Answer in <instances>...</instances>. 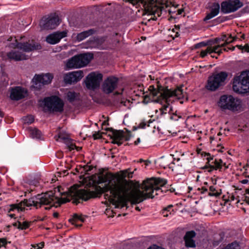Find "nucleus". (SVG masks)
I'll return each mask as SVG.
<instances>
[{
	"instance_id": "423d86ee",
	"label": "nucleus",
	"mask_w": 249,
	"mask_h": 249,
	"mask_svg": "<svg viewBox=\"0 0 249 249\" xmlns=\"http://www.w3.org/2000/svg\"><path fill=\"white\" fill-rule=\"evenodd\" d=\"M240 78L235 80L233 82V90L239 93L249 92V71H243Z\"/></svg>"
},
{
	"instance_id": "4c0bfd02",
	"label": "nucleus",
	"mask_w": 249,
	"mask_h": 249,
	"mask_svg": "<svg viewBox=\"0 0 249 249\" xmlns=\"http://www.w3.org/2000/svg\"><path fill=\"white\" fill-rule=\"evenodd\" d=\"M24 120L27 124H32L34 121V117L33 116H28L26 117Z\"/></svg>"
},
{
	"instance_id": "f3484780",
	"label": "nucleus",
	"mask_w": 249,
	"mask_h": 249,
	"mask_svg": "<svg viewBox=\"0 0 249 249\" xmlns=\"http://www.w3.org/2000/svg\"><path fill=\"white\" fill-rule=\"evenodd\" d=\"M84 77L82 71H72L67 73L64 75V82L67 84H71L79 81Z\"/></svg>"
},
{
	"instance_id": "bf43d9fd",
	"label": "nucleus",
	"mask_w": 249,
	"mask_h": 249,
	"mask_svg": "<svg viewBox=\"0 0 249 249\" xmlns=\"http://www.w3.org/2000/svg\"><path fill=\"white\" fill-rule=\"evenodd\" d=\"M220 38H221V41H224V42H225V40L227 38V36H226V35H223L221 37H220Z\"/></svg>"
},
{
	"instance_id": "1a4fd4ad",
	"label": "nucleus",
	"mask_w": 249,
	"mask_h": 249,
	"mask_svg": "<svg viewBox=\"0 0 249 249\" xmlns=\"http://www.w3.org/2000/svg\"><path fill=\"white\" fill-rule=\"evenodd\" d=\"M243 6L239 0H227L221 3V12L224 14L234 12Z\"/></svg>"
},
{
	"instance_id": "09e8293b",
	"label": "nucleus",
	"mask_w": 249,
	"mask_h": 249,
	"mask_svg": "<svg viewBox=\"0 0 249 249\" xmlns=\"http://www.w3.org/2000/svg\"><path fill=\"white\" fill-rule=\"evenodd\" d=\"M221 47H223L221 46V44L214 46L213 47V51H214V53H216V52H217Z\"/></svg>"
},
{
	"instance_id": "c03bdc74",
	"label": "nucleus",
	"mask_w": 249,
	"mask_h": 249,
	"mask_svg": "<svg viewBox=\"0 0 249 249\" xmlns=\"http://www.w3.org/2000/svg\"><path fill=\"white\" fill-rule=\"evenodd\" d=\"M44 246V242H40V243L36 244V245L33 246V247L35 248V249H42Z\"/></svg>"
},
{
	"instance_id": "69168bd1",
	"label": "nucleus",
	"mask_w": 249,
	"mask_h": 249,
	"mask_svg": "<svg viewBox=\"0 0 249 249\" xmlns=\"http://www.w3.org/2000/svg\"><path fill=\"white\" fill-rule=\"evenodd\" d=\"M222 49H219V50L216 52V53H217L218 55H220L222 53Z\"/></svg>"
},
{
	"instance_id": "8fccbe9b",
	"label": "nucleus",
	"mask_w": 249,
	"mask_h": 249,
	"mask_svg": "<svg viewBox=\"0 0 249 249\" xmlns=\"http://www.w3.org/2000/svg\"><path fill=\"white\" fill-rule=\"evenodd\" d=\"M246 193L249 195V188L248 189H246ZM245 200L246 201V202L247 203L249 204V197L246 196L245 198Z\"/></svg>"
},
{
	"instance_id": "f704fd0d",
	"label": "nucleus",
	"mask_w": 249,
	"mask_h": 249,
	"mask_svg": "<svg viewBox=\"0 0 249 249\" xmlns=\"http://www.w3.org/2000/svg\"><path fill=\"white\" fill-rule=\"evenodd\" d=\"M211 42H212V41L210 40V41H208L207 42H200L199 43L196 44L195 45V48L196 49H197V48H199L202 47L206 46L209 45H212V43H210Z\"/></svg>"
},
{
	"instance_id": "0eeeda50",
	"label": "nucleus",
	"mask_w": 249,
	"mask_h": 249,
	"mask_svg": "<svg viewBox=\"0 0 249 249\" xmlns=\"http://www.w3.org/2000/svg\"><path fill=\"white\" fill-rule=\"evenodd\" d=\"M44 105L50 111L62 112L63 110L64 103L57 96H52L44 99Z\"/></svg>"
},
{
	"instance_id": "f8f14e48",
	"label": "nucleus",
	"mask_w": 249,
	"mask_h": 249,
	"mask_svg": "<svg viewBox=\"0 0 249 249\" xmlns=\"http://www.w3.org/2000/svg\"><path fill=\"white\" fill-rule=\"evenodd\" d=\"M102 78V74L91 72L86 77L85 81L86 87L90 89H94L98 88Z\"/></svg>"
},
{
	"instance_id": "ea45409f",
	"label": "nucleus",
	"mask_w": 249,
	"mask_h": 249,
	"mask_svg": "<svg viewBox=\"0 0 249 249\" xmlns=\"http://www.w3.org/2000/svg\"><path fill=\"white\" fill-rule=\"evenodd\" d=\"M104 134V132H101L100 131L95 132L92 135L93 138L94 140L99 139L102 138V135Z\"/></svg>"
},
{
	"instance_id": "f03ea898",
	"label": "nucleus",
	"mask_w": 249,
	"mask_h": 249,
	"mask_svg": "<svg viewBox=\"0 0 249 249\" xmlns=\"http://www.w3.org/2000/svg\"><path fill=\"white\" fill-rule=\"evenodd\" d=\"M152 88L153 90L150 92L153 96V97H156L158 94L160 95L157 97L156 99H152L156 103H161V100H164L166 104L163 105L161 108L160 109L161 114L163 115L166 113L167 108L169 107L170 103L172 102L170 98L176 97L177 99H183L186 93H184L181 87H178L177 89L172 90V89H168L167 88H163L161 92L157 91L154 89V86H150V88Z\"/></svg>"
},
{
	"instance_id": "c9c22d12",
	"label": "nucleus",
	"mask_w": 249,
	"mask_h": 249,
	"mask_svg": "<svg viewBox=\"0 0 249 249\" xmlns=\"http://www.w3.org/2000/svg\"><path fill=\"white\" fill-rule=\"evenodd\" d=\"M209 190L212 193H209L210 196H218L219 195V194L216 192L215 188L213 186H211L209 188Z\"/></svg>"
},
{
	"instance_id": "2eb2a0df",
	"label": "nucleus",
	"mask_w": 249,
	"mask_h": 249,
	"mask_svg": "<svg viewBox=\"0 0 249 249\" xmlns=\"http://www.w3.org/2000/svg\"><path fill=\"white\" fill-rule=\"evenodd\" d=\"M119 79L114 76H110L107 78L102 86L103 91L106 94H110L117 88Z\"/></svg>"
},
{
	"instance_id": "aec40b11",
	"label": "nucleus",
	"mask_w": 249,
	"mask_h": 249,
	"mask_svg": "<svg viewBox=\"0 0 249 249\" xmlns=\"http://www.w3.org/2000/svg\"><path fill=\"white\" fill-rule=\"evenodd\" d=\"M7 56L9 59L15 61H19L28 59V55L25 53L17 51H12L7 53Z\"/></svg>"
},
{
	"instance_id": "5701e85b",
	"label": "nucleus",
	"mask_w": 249,
	"mask_h": 249,
	"mask_svg": "<svg viewBox=\"0 0 249 249\" xmlns=\"http://www.w3.org/2000/svg\"><path fill=\"white\" fill-rule=\"evenodd\" d=\"M85 221V217L82 214L79 215L77 213L73 214L72 218L69 219V221L71 223L72 225H74L77 227H81L82 226V224H79L78 221H80L81 223L84 222Z\"/></svg>"
},
{
	"instance_id": "20e7f679",
	"label": "nucleus",
	"mask_w": 249,
	"mask_h": 249,
	"mask_svg": "<svg viewBox=\"0 0 249 249\" xmlns=\"http://www.w3.org/2000/svg\"><path fill=\"white\" fill-rule=\"evenodd\" d=\"M218 106L222 110H229L232 112H238L242 109V101L231 95H222L217 103Z\"/></svg>"
},
{
	"instance_id": "5fc2aeb1",
	"label": "nucleus",
	"mask_w": 249,
	"mask_h": 249,
	"mask_svg": "<svg viewBox=\"0 0 249 249\" xmlns=\"http://www.w3.org/2000/svg\"><path fill=\"white\" fill-rule=\"evenodd\" d=\"M222 241V239H221L219 241H214L213 242V245L214 246H217L219 244V243Z\"/></svg>"
},
{
	"instance_id": "13d9d810",
	"label": "nucleus",
	"mask_w": 249,
	"mask_h": 249,
	"mask_svg": "<svg viewBox=\"0 0 249 249\" xmlns=\"http://www.w3.org/2000/svg\"><path fill=\"white\" fill-rule=\"evenodd\" d=\"M249 180L248 179H243L240 182L242 183V184H247L249 182Z\"/></svg>"
},
{
	"instance_id": "c756f323",
	"label": "nucleus",
	"mask_w": 249,
	"mask_h": 249,
	"mask_svg": "<svg viewBox=\"0 0 249 249\" xmlns=\"http://www.w3.org/2000/svg\"><path fill=\"white\" fill-rule=\"evenodd\" d=\"M18 228L19 230H26L29 228V227L31 225V222H27V221H24L23 223H21L19 221H18Z\"/></svg>"
},
{
	"instance_id": "393cba45",
	"label": "nucleus",
	"mask_w": 249,
	"mask_h": 249,
	"mask_svg": "<svg viewBox=\"0 0 249 249\" xmlns=\"http://www.w3.org/2000/svg\"><path fill=\"white\" fill-rule=\"evenodd\" d=\"M96 31L93 29H91L87 31H83L79 34H78L76 36L77 39L80 41L88 36L94 34Z\"/></svg>"
},
{
	"instance_id": "680f3d73",
	"label": "nucleus",
	"mask_w": 249,
	"mask_h": 249,
	"mask_svg": "<svg viewBox=\"0 0 249 249\" xmlns=\"http://www.w3.org/2000/svg\"><path fill=\"white\" fill-rule=\"evenodd\" d=\"M53 216L55 218H58L59 216V213L57 212H55L53 213Z\"/></svg>"
},
{
	"instance_id": "a19ab883",
	"label": "nucleus",
	"mask_w": 249,
	"mask_h": 249,
	"mask_svg": "<svg viewBox=\"0 0 249 249\" xmlns=\"http://www.w3.org/2000/svg\"><path fill=\"white\" fill-rule=\"evenodd\" d=\"M232 249H240V246L239 244L236 241L233 242L230 244Z\"/></svg>"
},
{
	"instance_id": "2f4dec72",
	"label": "nucleus",
	"mask_w": 249,
	"mask_h": 249,
	"mask_svg": "<svg viewBox=\"0 0 249 249\" xmlns=\"http://www.w3.org/2000/svg\"><path fill=\"white\" fill-rule=\"evenodd\" d=\"M128 2L132 4L133 5H135L138 3H141L142 4L143 7H144V4H148L149 2V0H127Z\"/></svg>"
},
{
	"instance_id": "79ce46f5",
	"label": "nucleus",
	"mask_w": 249,
	"mask_h": 249,
	"mask_svg": "<svg viewBox=\"0 0 249 249\" xmlns=\"http://www.w3.org/2000/svg\"><path fill=\"white\" fill-rule=\"evenodd\" d=\"M8 243V242L5 238H0V248L1 247H5L6 245Z\"/></svg>"
},
{
	"instance_id": "412c9836",
	"label": "nucleus",
	"mask_w": 249,
	"mask_h": 249,
	"mask_svg": "<svg viewBox=\"0 0 249 249\" xmlns=\"http://www.w3.org/2000/svg\"><path fill=\"white\" fill-rule=\"evenodd\" d=\"M77 59H79V63L80 65H82V67L86 66L93 58L92 53H81L76 55Z\"/></svg>"
},
{
	"instance_id": "de8ad7c7",
	"label": "nucleus",
	"mask_w": 249,
	"mask_h": 249,
	"mask_svg": "<svg viewBox=\"0 0 249 249\" xmlns=\"http://www.w3.org/2000/svg\"><path fill=\"white\" fill-rule=\"evenodd\" d=\"M208 54V51L206 50L201 51L200 56L202 58L205 57Z\"/></svg>"
},
{
	"instance_id": "864d4df0",
	"label": "nucleus",
	"mask_w": 249,
	"mask_h": 249,
	"mask_svg": "<svg viewBox=\"0 0 249 249\" xmlns=\"http://www.w3.org/2000/svg\"><path fill=\"white\" fill-rule=\"evenodd\" d=\"M221 41V38H215L214 39V42H213V43H220V42Z\"/></svg>"
},
{
	"instance_id": "58836bf2",
	"label": "nucleus",
	"mask_w": 249,
	"mask_h": 249,
	"mask_svg": "<svg viewBox=\"0 0 249 249\" xmlns=\"http://www.w3.org/2000/svg\"><path fill=\"white\" fill-rule=\"evenodd\" d=\"M69 137L68 135H65L63 134L62 133H59L58 134V138L62 140L63 142H64Z\"/></svg>"
},
{
	"instance_id": "49530a36",
	"label": "nucleus",
	"mask_w": 249,
	"mask_h": 249,
	"mask_svg": "<svg viewBox=\"0 0 249 249\" xmlns=\"http://www.w3.org/2000/svg\"><path fill=\"white\" fill-rule=\"evenodd\" d=\"M180 117V116H178L176 113H173L170 118L171 120L178 121Z\"/></svg>"
},
{
	"instance_id": "603ef678",
	"label": "nucleus",
	"mask_w": 249,
	"mask_h": 249,
	"mask_svg": "<svg viewBox=\"0 0 249 249\" xmlns=\"http://www.w3.org/2000/svg\"><path fill=\"white\" fill-rule=\"evenodd\" d=\"M206 50L208 51V53L211 54L214 53V51H213V47H209L207 48Z\"/></svg>"
},
{
	"instance_id": "bb28decb",
	"label": "nucleus",
	"mask_w": 249,
	"mask_h": 249,
	"mask_svg": "<svg viewBox=\"0 0 249 249\" xmlns=\"http://www.w3.org/2000/svg\"><path fill=\"white\" fill-rule=\"evenodd\" d=\"M30 135L33 138L39 139L41 138V132L38 129L35 128L30 129Z\"/></svg>"
},
{
	"instance_id": "3c124183",
	"label": "nucleus",
	"mask_w": 249,
	"mask_h": 249,
	"mask_svg": "<svg viewBox=\"0 0 249 249\" xmlns=\"http://www.w3.org/2000/svg\"><path fill=\"white\" fill-rule=\"evenodd\" d=\"M243 51L246 52H249V45L248 44L243 46Z\"/></svg>"
},
{
	"instance_id": "0e129e2a",
	"label": "nucleus",
	"mask_w": 249,
	"mask_h": 249,
	"mask_svg": "<svg viewBox=\"0 0 249 249\" xmlns=\"http://www.w3.org/2000/svg\"><path fill=\"white\" fill-rule=\"evenodd\" d=\"M223 249H232L230 244H228L226 247H225Z\"/></svg>"
},
{
	"instance_id": "a878e982",
	"label": "nucleus",
	"mask_w": 249,
	"mask_h": 249,
	"mask_svg": "<svg viewBox=\"0 0 249 249\" xmlns=\"http://www.w3.org/2000/svg\"><path fill=\"white\" fill-rule=\"evenodd\" d=\"M60 40L57 33L51 34L46 37V41L51 44H55L59 42Z\"/></svg>"
},
{
	"instance_id": "e433bc0d",
	"label": "nucleus",
	"mask_w": 249,
	"mask_h": 249,
	"mask_svg": "<svg viewBox=\"0 0 249 249\" xmlns=\"http://www.w3.org/2000/svg\"><path fill=\"white\" fill-rule=\"evenodd\" d=\"M232 42H233V39H232V36L231 35H230L228 37H227L226 39L225 40V42H224V43L221 44V46L225 47L227 45H228Z\"/></svg>"
},
{
	"instance_id": "39448f33",
	"label": "nucleus",
	"mask_w": 249,
	"mask_h": 249,
	"mask_svg": "<svg viewBox=\"0 0 249 249\" xmlns=\"http://www.w3.org/2000/svg\"><path fill=\"white\" fill-rule=\"evenodd\" d=\"M228 76V73L224 71L213 73L208 77L206 88L210 91H215L225 84V81Z\"/></svg>"
},
{
	"instance_id": "9d476101",
	"label": "nucleus",
	"mask_w": 249,
	"mask_h": 249,
	"mask_svg": "<svg viewBox=\"0 0 249 249\" xmlns=\"http://www.w3.org/2000/svg\"><path fill=\"white\" fill-rule=\"evenodd\" d=\"M53 77V74L50 73L36 74L33 79V85L32 86L36 90H40L44 85L50 84Z\"/></svg>"
},
{
	"instance_id": "9b49d317",
	"label": "nucleus",
	"mask_w": 249,
	"mask_h": 249,
	"mask_svg": "<svg viewBox=\"0 0 249 249\" xmlns=\"http://www.w3.org/2000/svg\"><path fill=\"white\" fill-rule=\"evenodd\" d=\"M59 23V17L55 14H53L50 15L48 18L43 17L40 22V26L44 29H53Z\"/></svg>"
},
{
	"instance_id": "a211bd4d",
	"label": "nucleus",
	"mask_w": 249,
	"mask_h": 249,
	"mask_svg": "<svg viewBox=\"0 0 249 249\" xmlns=\"http://www.w3.org/2000/svg\"><path fill=\"white\" fill-rule=\"evenodd\" d=\"M60 189H61V187H57L54 188V190L53 191H51L48 192H52L53 193V195L54 196V198L51 202V204H49L50 205H51V206L49 207H46L45 208V209L46 210H49L52 206H54V207L57 208V207L60 206L62 204H64L70 201V200L69 198H65V197L59 198L58 196H57L55 195V194L56 193V192L59 193L60 195H63L64 193L61 192Z\"/></svg>"
},
{
	"instance_id": "338daca9",
	"label": "nucleus",
	"mask_w": 249,
	"mask_h": 249,
	"mask_svg": "<svg viewBox=\"0 0 249 249\" xmlns=\"http://www.w3.org/2000/svg\"><path fill=\"white\" fill-rule=\"evenodd\" d=\"M145 163V164L146 166H147L149 165V164H150L151 163L150 161H149V160H144V162Z\"/></svg>"
},
{
	"instance_id": "7ed1b4c3",
	"label": "nucleus",
	"mask_w": 249,
	"mask_h": 249,
	"mask_svg": "<svg viewBox=\"0 0 249 249\" xmlns=\"http://www.w3.org/2000/svg\"><path fill=\"white\" fill-rule=\"evenodd\" d=\"M54 198L52 192H46L38 194L29 199H24L20 202L21 206L30 207L34 206L36 209L40 208L42 205H48L51 204Z\"/></svg>"
},
{
	"instance_id": "6e6552de",
	"label": "nucleus",
	"mask_w": 249,
	"mask_h": 249,
	"mask_svg": "<svg viewBox=\"0 0 249 249\" xmlns=\"http://www.w3.org/2000/svg\"><path fill=\"white\" fill-rule=\"evenodd\" d=\"M157 0H149V2L148 4H144V8L146 12L149 14L153 16L148 20H156L157 17H160L162 14V10L164 9L163 6H158L157 3Z\"/></svg>"
},
{
	"instance_id": "72a5a7b5",
	"label": "nucleus",
	"mask_w": 249,
	"mask_h": 249,
	"mask_svg": "<svg viewBox=\"0 0 249 249\" xmlns=\"http://www.w3.org/2000/svg\"><path fill=\"white\" fill-rule=\"evenodd\" d=\"M184 241L187 247L193 248L196 246L195 242L193 239H184Z\"/></svg>"
},
{
	"instance_id": "6e6d98bb",
	"label": "nucleus",
	"mask_w": 249,
	"mask_h": 249,
	"mask_svg": "<svg viewBox=\"0 0 249 249\" xmlns=\"http://www.w3.org/2000/svg\"><path fill=\"white\" fill-rule=\"evenodd\" d=\"M7 216L10 217L11 218H16V215L15 214H14V213H7Z\"/></svg>"
},
{
	"instance_id": "ddd939ff",
	"label": "nucleus",
	"mask_w": 249,
	"mask_h": 249,
	"mask_svg": "<svg viewBox=\"0 0 249 249\" xmlns=\"http://www.w3.org/2000/svg\"><path fill=\"white\" fill-rule=\"evenodd\" d=\"M204 157H206V159L208 160L207 163L209 164V166H208L206 165L204 166L202 169H207L209 168L208 171L209 172H211L213 170H219L220 171L222 169V165H223V161L220 159H214L213 158V156H211V155L209 153H204Z\"/></svg>"
},
{
	"instance_id": "7c9ffc66",
	"label": "nucleus",
	"mask_w": 249,
	"mask_h": 249,
	"mask_svg": "<svg viewBox=\"0 0 249 249\" xmlns=\"http://www.w3.org/2000/svg\"><path fill=\"white\" fill-rule=\"evenodd\" d=\"M64 143L67 145L68 148L70 151L74 150L76 147V146L75 145V143L73 142V140L70 138H69L64 142Z\"/></svg>"
},
{
	"instance_id": "4be33fe9",
	"label": "nucleus",
	"mask_w": 249,
	"mask_h": 249,
	"mask_svg": "<svg viewBox=\"0 0 249 249\" xmlns=\"http://www.w3.org/2000/svg\"><path fill=\"white\" fill-rule=\"evenodd\" d=\"M220 5L218 3L214 2L210 8V12L207 14L203 20L206 21L216 16L219 13Z\"/></svg>"
},
{
	"instance_id": "37998d69",
	"label": "nucleus",
	"mask_w": 249,
	"mask_h": 249,
	"mask_svg": "<svg viewBox=\"0 0 249 249\" xmlns=\"http://www.w3.org/2000/svg\"><path fill=\"white\" fill-rule=\"evenodd\" d=\"M57 35L58 36V37L59 38V39L60 40L62 38H64L67 36V33L65 31H62L61 32L56 33Z\"/></svg>"
},
{
	"instance_id": "dca6fc26",
	"label": "nucleus",
	"mask_w": 249,
	"mask_h": 249,
	"mask_svg": "<svg viewBox=\"0 0 249 249\" xmlns=\"http://www.w3.org/2000/svg\"><path fill=\"white\" fill-rule=\"evenodd\" d=\"M105 130L108 133V136L113 140L112 143L117 144L118 146L122 144L124 138L123 130H116L111 127L107 128Z\"/></svg>"
},
{
	"instance_id": "e2e57ef3",
	"label": "nucleus",
	"mask_w": 249,
	"mask_h": 249,
	"mask_svg": "<svg viewBox=\"0 0 249 249\" xmlns=\"http://www.w3.org/2000/svg\"><path fill=\"white\" fill-rule=\"evenodd\" d=\"M126 103H129V102L127 101H123L121 102V104L123 105L124 106H126Z\"/></svg>"
},
{
	"instance_id": "f257e3e1",
	"label": "nucleus",
	"mask_w": 249,
	"mask_h": 249,
	"mask_svg": "<svg viewBox=\"0 0 249 249\" xmlns=\"http://www.w3.org/2000/svg\"><path fill=\"white\" fill-rule=\"evenodd\" d=\"M95 181L99 184L108 181L104 187L96 186L95 191H88L85 189H73L71 187L68 196L71 197L72 203L77 205L80 200L87 201L91 198H95L105 194L108 200L116 208H127V203L130 202L132 205H136L144 200L153 198L155 196L163 194L161 187L167 182L166 179L160 178H152L143 180L142 184L134 185L132 182L124 181L117 184H111L107 173L104 174L100 172ZM166 190H164L165 192Z\"/></svg>"
},
{
	"instance_id": "4d7b16f0",
	"label": "nucleus",
	"mask_w": 249,
	"mask_h": 249,
	"mask_svg": "<svg viewBox=\"0 0 249 249\" xmlns=\"http://www.w3.org/2000/svg\"><path fill=\"white\" fill-rule=\"evenodd\" d=\"M172 207H173V206L172 205H169L168 207L164 208L163 210L166 211H169L172 208Z\"/></svg>"
},
{
	"instance_id": "c85d7f7f",
	"label": "nucleus",
	"mask_w": 249,
	"mask_h": 249,
	"mask_svg": "<svg viewBox=\"0 0 249 249\" xmlns=\"http://www.w3.org/2000/svg\"><path fill=\"white\" fill-rule=\"evenodd\" d=\"M10 208L8 211V213H10L12 211H14L15 210H17L18 212L23 211L24 210V208L21 206L20 203L18 204H12L10 206Z\"/></svg>"
},
{
	"instance_id": "774afa93",
	"label": "nucleus",
	"mask_w": 249,
	"mask_h": 249,
	"mask_svg": "<svg viewBox=\"0 0 249 249\" xmlns=\"http://www.w3.org/2000/svg\"><path fill=\"white\" fill-rule=\"evenodd\" d=\"M236 47L242 51H243V46L242 45H236Z\"/></svg>"
},
{
	"instance_id": "a18cd8bd",
	"label": "nucleus",
	"mask_w": 249,
	"mask_h": 249,
	"mask_svg": "<svg viewBox=\"0 0 249 249\" xmlns=\"http://www.w3.org/2000/svg\"><path fill=\"white\" fill-rule=\"evenodd\" d=\"M123 135L124 136V139H125V141H128L130 140V137H131L130 132H128L127 133L125 134L123 131Z\"/></svg>"
},
{
	"instance_id": "473e14b6",
	"label": "nucleus",
	"mask_w": 249,
	"mask_h": 249,
	"mask_svg": "<svg viewBox=\"0 0 249 249\" xmlns=\"http://www.w3.org/2000/svg\"><path fill=\"white\" fill-rule=\"evenodd\" d=\"M196 235V232L194 231H188L186 232L184 239H193Z\"/></svg>"
},
{
	"instance_id": "b1692460",
	"label": "nucleus",
	"mask_w": 249,
	"mask_h": 249,
	"mask_svg": "<svg viewBox=\"0 0 249 249\" xmlns=\"http://www.w3.org/2000/svg\"><path fill=\"white\" fill-rule=\"evenodd\" d=\"M78 60L76 55H74L68 60L66 66L69 69L81 68L82 65H79Z\"/></svg>"
},
{
	"instance_id": "cd10ccee",
	"label": "nucleus",
	"mask_w": 249,
	"mask_h": 249,
	"mask_svg": "<svg viewBox=\"0 0 249 249\" xmlns=\"http://www.w3.org/2000/svg\"><path fill=\"white\" fill-rule=\"evenodd\" d=\"M77 95V93L74 91H69L67 93V100L70 103H72L76 100Z\"/></svg>"
},
{
	"instance_id": "052dcab7",
	"label": "nucleus",
	"mask_w": 249,
	"mask_h": 249,
	"mask_svg": "<svg viewBox=\"0 0 249 249\" xmlns=\"http://www.w3.org/2000/svg\"><path fill=\"white\" fill-rule=\"evenodd\" d=\"M140 142H141L140 138H138V139H137V140H136V141H135L134 142V144H135V145H138V143H139Z\"/></svg>"
},
{
	"instance_id": "4468645a",
	"label": "nucleus",
	"mask_w": 249,
	"mask_h": 249,
	"mask_svg": "<svg viewBox=\"0 0 249 249\" xmlns=\"http://www.w3.org/2000/svg\"><path fill=\"white\" fill-rule=\"evenodd\" d=\"M10 47L14 48H17L22 50L23 52L28 53L41 49V45L38 43H31L28 42L23 43L18 42L17 39H15V43L11 44Z\"/></svg>"
},
{
	"instance_id": "6ab92c4d",
	"label": "nucleus",
	"mask_w": 249,
	"mask_h": 249,
	"mask_svg": "<svg viewBox=\"0 0 249 249\" xmlns=\"http://www.w3.org/2000/svg\"><path fill=\"white\" fill-rule=\"evenodd\" d=\"M27 93V90L21 87H16L11 90L10 97L12 100L18 101L23 99Z\"/></svg>"
}]
</instances>
